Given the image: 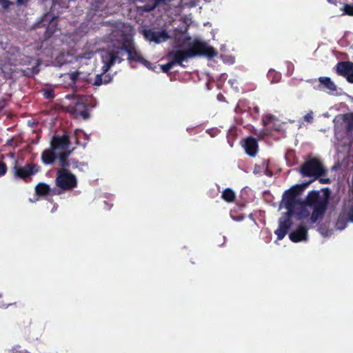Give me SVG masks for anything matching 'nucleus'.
<instances>
[{
  "mask_svg": "<svg viewBox=\"0 0 353 353\" xmlns=\"http://www.w3.org/2000/svg\"><path fill=\"white\" fill-rule=\"evenodd\" d=\"M305 186V183L296 185L286 190L283 194L284 207L288 210H299L298 220L309 218L310 223L313 224L325 216L330 200L331 190L329 188H322L320 191L311 190L305 199L302 200L299 196Z\"/></svg>",
  "mask_w": 353,
  "mask_h": 353,
  "instance_id": "obj_1",
  "label": "nucleus"
},
{
  "mask_svg": "<svg viewBox=\"0 0 353 353\" xmlns=\"http://www.w3.org/2000/svg\"><path fill=\"white\" fill-rule=\"evenodd\" d=\"M216 55L217 51L214 48L208 46L207 43L197 39H194L184 50L171 51L168 54V57L172 58L171 61L174 62V65H179L182 67L185 66L183 61L189 58L203 56L208 59H212Z\"/></svg>",
  "mask_w": 353,
  "mask_h": 353,
  "instance_id": "obj_2",
  "label": "nucleus"
},
{
  "mask_svg": "<svg viewBox=\"0 0 353 353\" xmlns=\"http://www.w3.org/2000/svg\"><path fill=\"white\" fill-rule=\"evenodd\" d=\"M299 172L303 176L313 177V179L305 183V185H307L318 178L325 175L327 170L319 159L312 158L301 165Z\"/></svg>",
  "mask_w": 353,
  "mask_h": 353,
  "instance_id": "obj_3",
  "label": "nucleus"
},
{
  "mask_svg": "<svg viewBox=\"0 0 353 353\" xmlns=\"http://www.w3.org/2000/svg\"><path fill=\"white\" fill-rule=\"evenodd\" d=\"M55 183L61 190L68 191L77 187V181L76 176L68 169H59Z\"/></svg>",
  "mask_w": 353,
  "mask_h": 353,
  "instance_id": "obj_4",
  "label": "nucleus"
},
{
  "mask_svg": "<svg viewBox=\"0 0 353 353\" xmlns=\"http://www.w3.org/2000/svg\"><path fill=\"white\" fill-rule=\"evenodd\" d=\"M40 166L35 163H28L24 166H21L18 165V162L16 161L14 165L11 169V172L14 178L28 182L32 176L40 171Z\"/></svg>",
  "mask_w": 353,
  "mask_h": 353,
  "instance_id": "obj_5",
  "label": "nucleus"
},
{
  "mask_svg": "<svg viewBox=\"0 0 353 353\" xmlns=\"http://www.w3.org/2000/svg\"><path fill=\"white\" fill-rule=\"evenodd\" d=\"M297 212H299L297 210L292 209V210H288L287 212L279 219V228L275 230L278 240L283 239L287 234L292 225V217L294 216L298 220Z\"/></svg>",
  "mask_w": 353,
  "mask_h": 353,
  "instance_id": "obj_6",
  "label": "nucleus"
},
{
  "mask_svg": "<svg viewBox=\"0 0 353 353\" xmlns=\"http://www.w3.org/2000/svg\"><path fill=\"white\" fill-rule=\"evenodd\" d=\"M122 49H124L125 52L128 53V60L129 61L139 62L147 68H150V62L141 56V52L137 50L132 40L126 39L122 43Z\"/></svg>",
  "mask_w": 353,
  "mask_h": 353,
  "instance_id": "obj_7",
  "label": "nucleus"
},
{
  "mask_svg": "<svg viewBox=\"0 0 353 353\" xmlns=\"http://www.w3.org/2000/svg\"><path fill=\"white\" fill-rule=\"evenodd\" d=\"M53 20L54 17L49 14H46L41 18V21H38L35 25L36 28H46V31L44 32V37L46 39L50 38L57 30L56 24Z\"/></svg>",
  "mask_w": 353,
  "mask_h": 353,
  "instance_id": "obj_8",
  "label": "nucleus"
},
{
  "mask_svg": "<svg viewBox=\"0 0 353 353\" xmlns=\"http://www.w3.org/2000/svg\"><path fill=\"white\" fill-rule=\"evenodd\" d=\"M70 145L71 140H70V136L67 132L63 133L62 135L53 136L50 141V148L55 151L68 150Z\"/></svg>",
  "mask_w": 353,
  "mask_h": 353,
  "instance_id": "obj_9",
  "label": "nucleus"
},
{
  "mask_svg": "<svg viewBox=\"0 0 353 353\" xmlns=\"http://www.w3.org/2000/svg\"><path fill=\"white\" fill-rule=\"evenodd\" d=\"M336 73L345 77L347 82L353 83V62L340 61L336 65Z\"/></svg>",
  "mask_w": 353,
  "mask_h": 353,
  "instance_id": "obj_10",
  "label": "nucleus"
},
{
  "mask_svg": "<svg viewBox=\"0 0 353 353\" xmlns=\"http://www.w3.org/2000/svg\"><path fill=\"white\" fill-rule=\"evenodd\" d=\"M72 113L76 117L79 116L83 119H87L90 117L86 97L82 96L77 99L72 107Z\"/></svg>",
  "mask_w": 353,
  "mask_h": 353,
  "instance_id": "obj_11",
  "label": "nucleus"
},
{
  "mask_svg": "<svg viewBox=\"0 0 353 353\" xmlns=\"http://www.w3.org/2000/svg\"><path fill=\"white\" fill-rule=\"evenodd\" d=\"M143 36L146 40L156 43H160L168 39L169 36L165 30L154 31L149 29L143 30Z\"/></svg>",
  "mask_w": 353,
  "mask_h": 353,
  "instance_id": "obj_12",
  "label": "nucleus"
},
{
  "mask_svg": "<svg viewBox=\"0 0 353 353\" xmlns=\"http://www.w3.org/2000/svg\"><path fill=\"white\" fill-rule=\"evenodd\" d=\"M319 81V84L314 87L315 89L327 90L328 92L336 91V85L330 77H321Z\"/></svg>",
  "mask_w": 353,
  "mask_h": 353,
  "instance_id": "obj_13",
  "label": "nucleus"
},
{
  "mask_svg": "<svg viewBox=\"0 0 353 353\" xmlns=\"http://www.w3.org/2000/svg\"><path fill=\"white\" fill-rule=\"evenodd\" d=\"M307 236V229L303 225H299L295 230L289 234L290 239L294 243L306 240Z\"/></svg>",
  "mask_w": 353,
  "mask_h": 353,
  "instance_id": "obj_14",
  "label": "nucleus"
},
{
  "mask_svg": "<svg viewBox=\"0 0 353 353\" xmlns=\"http://www.w3.org/2000/svg\"><path fill=\"white\" fill-rule=\"evenodd\" d=\"M243 147L250 157H255L258 152V143L255 138L248 137L245 139Z\"/></svg>",
  "mask_w": 353,
  "mask_h": 353,
  "instance_id": "obj_15",
  "label": "nucleus"
},
{
  "mask_svg": "<svg viewBox=\"0 0 353 353\" xmlns=\"http://www.w3.org/2000/svg\"><path fill=\"white\" fill-rule=\"evenodd\" d=\"M55 150H45L43 151L41 157V161L45 165H52L57 159V155L54 152Z\"/></svg>",
  "mask_w": 353,
  "mask_h": 353,
  "instance_id": "obj_16",
  "label": "nucleus"
},
{
  "mask_svg": "<svg viewBox=\"0 0 353 353\" xmlns=\"http://www.w3.org/2000/svg\"><path fill=\"white\" fill-rule=\"evenodd\" d=\"M79 72L75 71L61 74L60 77L63 79V81L65 82L68 86L72 87L76 84L79 77Z\"/></svg>",
  "mask_w": 353,
  "mask_h": 353,
  "instance_id": "obj_17",
  "label": "nucleus"
},
{
  "mask_svg": "<svg viewBox=\"0 0 353 353\" xmlns=\"http://www.w3.org/2000/svg\"><path fill=\"white\" fill-rule=\"evenodd\" d=\"M103 60L104 65L102 67V70L103 72L105 73L117 61V56L116 54H114V53H110L109 52L105 57H103Z\"/></svg>",
  "mask_w": 353,
  "mask_h": 353,
  "instance_id": "obj_18",
  "label": "nucleus"
},
{
  "mask_svg": "<svg viewBox=\"0 0 353 353\" xmlns=\"http://www.w3.org/2000/svg\"><path fill=\"white\" fill-rule=\"evenodd\" d=\"M50 187L45 183H39L35 187V192L39 196H44L50 194Z\"/></svg>",
  "mask_w": 353,
  "mask_h": 353,
  "instance_id": "obj_19",
  "label": "nucleus"
},
{
  "mask_svg": "<svg viewBox=\"0 0 353 353\" xmlns=\"http://www.w3.org/2000/svg\"><path fill=\"white\" fill-rule=\"evenodd\" d=\"M112 77L110 74H105L103 76V74L96 75L93 85L99 86L103 84H107L111 82Z\"/></svg>",
  "mask_w": 353,
  "mask_h": 353,
  "instance_id": "obj_20",
  "label": "nucleus"
},
{
  "mask_svg": "<svg viewBox=\"0 0 353 353\" xmlns=\"http://www.w3.org/2000/svg\"><path fill=\"white\" fill-rule=\"evenodd\" d=\"M221 197L224 201L228 203H232L236 199V195L232 189L226 188L223 191Z\"/></svg>",
  "mask_w": 353,
  "mask_h": 353,
  "instance_id": "obj_21",
  "label": "nucleus"
},
{
  "mask_svg": "<svg viewBox=\"0 0 353 353\" xmlns=\"http://www.w3.org/2000/svg\"><path fill=\"white\" fill-rule=\"evenodd\" d=\"M343 119L346 123V131L352 132L353 131V113L344 114Z\"/></svg>",
  "mask_w": 353,
  "mask_h": 353,
  "instance_id": "obj_22",
  "label": "nucleus"
},
{
  "mask_svg": "<svg viewBox=\"0 0 353 353\" xmlns=\"http://www.w3.org/2000/svg\"><path fill=\"white\" fill-rule=\"evenodd\" d=\"M57 158H59V165L61 166V169H68L70 166V163L66 154H59V156H57Z\"/></svg>",
  "mask_w": 353,
  "mask_h": 353,
  "instance_id": "obj_23",
  "label": "nucleus"
},
{
  "mask_svg": "<svg viewBox=\"0 0 353 353\" xmlns=\"http://www.w3.org/2000/svg\"><path fill=\"white\" fill-rule=\"evenodd\" d=\"M43 95L46 99H53L55 97L54 90L52 88L43 89Z\"/></svg>",
  "mask_w": 353,
  "mask_h": 353,
  "instance_id": "obj_24",
  "label": "nucleus"
},
{
  "mask_svg": "<svg viewBox=\"0 0 353 353\" xmlns=\"http://www.w3.org/2000/svg\"><path fill=\"white\" fill-rule=\"evenodd\" d=\"M274 116L272 114H266L263 116L262 118L263 125L264 126H268L274 120Z\"/></svg>",
  "mask_w": 353,
  "mask_h": 353,
  "instance_id": "obj_25",
  "label": "nucleus"
},
{
  "mask_svg": "<svg viewBox=\"0 0 353 353\" xmlns=\"http://www.w3.org/2000/svg\"><path fill=\"white\" fill-rule=\"evenodd\" d=\"M123 51H125L124 49H122V46L119 48H117L116 50L110 51V53H114V54L117 56V61L121 63L123 61V59H122L121 57L123 56Z\"/></svg>",
  "mask_w": 353,
  "mask_h": 353,
  "instance_id": "obj_26",
  "label": "nucleus"
},
{
  "mask_svg": "<svg viewBox=\"0 0 353 353\" xmlns=\"http://www.w3.org/2000/svg\"><path fill=\"white\" fill-rule=\"evenodd\" d=\"M71 162H72L73 168H78L79 170H81L83 168V167H87L88 166V163H87L79 162L77 159H72Z\"/></svg>",
  "mask_w": 353,
  "mask_h": 353,
  "instance_id": "obj_27",
  "label": "nucleus"
},
{
  "mask_svg": "<svg viewBox=\"0 0 353 353\" xmlns=\"http://www.w3.org/2000/svg\"><path fill=\"white\" fill-rule=\"evenodd\" d=\"M174 65H175L174 62L170 61L167 63L161 65V70L163 72L168 73Z\"/></svg>",
  "mask_w": 353,
  "mask_h": 353,
  "instance_id": "obj_28",
  "label": "nucleus"
},
{
  "mask_svg": "<svg viewBox=\"0 0 353 353\" xmlns=\"http://www.w3.org/2000/svg\"><path fill=\"white\" fill-rule=\"evenodd\" d=\"M343 11L345 14L353 16V4H345L344 6Z\"/></svg>",
  "mask_w": 353,
  "mask_h": 353,
  "instance_id": "obj_29",
  "label": "nucleus"
},
{
  "mask_svg": "<svg viewBox=\"0 0 353 353\" xmlns=\"http://www.w3.org/2000/svg\"><path fill=\"white\" fill-rule=\"evenodd\" d=\"M7 165L6 164L3 162L0 161V177L4 176L7 172Z\"/></svg>",
  "mask_w": 353,
  "mask_h": 353,
  "instance_id": "obj_30",
  "label": "nucleus"
},
{
  "mask_svg": "<svg viewBox=\"0 0 353 353\" xmlns=\"http://www.w3.org/2000/svg\"><path fill=\"white\" fill-rule=\"evenodd\" d=\"M78 130H75L71 137H70V140H74V143L76 145H78L79 144V140L78 138Z\"/></svg>",
  "mask_w": 353,
  "mask_h": 353,
  "instance_id": "obj_31",
  "label": "nucleus"
},
{
  "mask_svg": "<svg viewBox=\"0 0 353 353\" xmlns=\"http://www.w3.org/2000/svg\"><path fill=\"white\" fill-rule=\"evenodd\" d=\"M23 74L26 77H30V76H32L33 74H37L38 73V70L37 71H33V70H31L30 68H27L26 70H24L23 71Z\"/></svg>",
  "mask_w": 353,
  "mask_h": 353,
  "instance_id": "obj_32",
  "label": "nucleus"
},
{
  "mask_svg": "<svg viewBox=\"0 0 353 353\" xmlns=\"http://www.w3.org/2000/svg\"><path fill=\"white\" fill-rule=\"evenodd\" d=\"M336 227L339 230H343L345 228L346 226V224L345 223H344L341 219H338L337 221H336Z\"/></svg>",
  "mask_w": 353,
  "mask_h": 353,
  "instance_id": "obj_33",
  "label": "nucleus"
},
{
  "mask_svg": "<svg viewBox=\"0 0 353 353\" xmlns=\"http://www.w3.org/2000/svg\"><path fill=\"white\" fill-rule=\"evenodd\" d=\"M347 218L350 222L353 223V206L350 208V209L347 212Z\"/></svg>",
  "mask_w": 353,
  "mask_h": 353,
  "instance_id": "obj_34",
  "label": "nucleus"
},
{
  "mask_svg": "<svg viewBox=\"0 0 353 353\" xmlns=\"http://www.w3.org/2000/svg\"><path fill=\"white\" fill-rule=\"evenodd\" d=\"M317 179H319V182L322 184H329L331 183V180L329 178L324 179V178H321V177L318 178Z\"/></svg>",
  "mask_w": 353,
  "mask_h": 353,
  "instance_id": "obj_35",
  "label": "nucleus"
},
{
  "mask_svg": "<svg viewBox=\"0 0 353 353\" xmlns=\"http://www.w3.org/2000/svg\"><path fill=\"white\" fill-rule=\"evenodd\" d=\"M304 119L307 122H309V123L312 122L313 120V117H312V113H307V114H305L304 116Z\"/></svg>",
  "mask_w": 353,
  "mask_h": 353,
  "instance_id": "obj_36",
  "label": "nucleus"
},
{
  "mask_svg": "<svg viewBox=\"0 0 353 353\" xmlns=\"http://www.w3.org/2000/svg\"><path fill=\"white\" fill-rule=\"evenodd\" d=\"M29 1L30 0H16V3L19 6H24L26 5Z\"/></svg>",
  "mask_w": 353,
  "mask_h": 353,
  "instance_id": "obj_37",
  "label": "nucleus"
},
{
  "mask_svg": "<svg viewBox=\"0 0 353 353\" xmlns=\"http://www.w3.org/2000/svg\"><path fill=\"white\" fill-rule=\"evenodd\" d=\"M29 1L30 0H16V3L19 6H24L26 5Z\"/></svg>",
  "mask_w": 353,
  "mask_h": 353,
  "instance_id": "obj_38",
  "label": "nucleus"
},
{
  "mask_svg": "<svg viewBox=\"0 0 353 353\" xmlns=\"http://www.w3.org/2000/svg\"><path fill=\"white\" fill-rule=\"evenodd\" d=\"M61 154H66V156H67V158H68V157H69V156H70V154H71V151H70V150H65L64 152H61Z\"/></svg>",
  "mask_w": 353,
  "mask_h": 353,
  "instance_id": "obj_39",
  "label": "nucleus"
},
{
  "mask_svg": "<svg viewBox=\"0 0 353 353\" xmlns=\"http://www.w3.org/2000/svg\"><path fill=\"white\" fill-rule=\"evenodd\" d=\"M30 70H33V71H37V70H38V72L39 71V69H38V65H37L34 67L30 68Z\"/></svg>",
  "mask_w": 353,
  "mask_h": 353,
  "instance_id": "obj_40",
  "label": "nucleus"
},
{
  "mask_svg": "<svg viewBox=\"0 0 353 353\" xmlns=\"http://www.w3.org/2000/svg\"><path fill=\"white\" fill-rule=\"evenodd\" d=\"M307 81L312 83L313 81H316V79H314V80L310 79V80H308Z\"/></svg>",
  "mask_w": 353,
  "mask_h": 353,
  "instance_id": "obj_41",
  "label": "nucleus"
},
{
  "mask_svg": "<svg viewBox=\"0 0 353 353\" xmlns=\"http://www.w3.org/2000/svg\"><path fill=\"white\" fill-rule=\"evenodd\" d=\"M327 1L330 3H334V0H327Z\"/></svg>",
  "mask_w": 353,
  "mask_h": 353,
  "instance_id": "obj_42",
  "label": "nucleus"
},
{
  "mask_svg": "<svg viewBox=\"0 0 353 353\" xmlns=\"http://www.w3.org/2000/svg\"><path fill=\"white\" fill-rule=\"evenodd\" d=\"M254 110H255L256 112H259V108L258 107L254 108Z\"/></svg>",
  "mask_w": 353,
  "mask_h": 353,
  "instance_id": "obj_43",
  "label": "nucleus"
}]
</instances>
